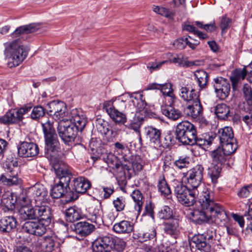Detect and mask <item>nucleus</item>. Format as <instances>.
Segmentation results:
<instances>
[{
	"mask_svg": "<svg viewBox=\"0 0 252 252\" xmlns=\"http://www.w3.org/2000/svg\"><path fill=\"white\" fill-rule=\"evenodd\" d=\"M81 218L80 211L75 207H70L65 211V219L67 221L73 222Z\"/></svg>",
	"mask_w": 252,
	"mask_h": 252,
	"instance_id": "45",
	"label": "nucleus"
},
{
	"mask_svg": "<svg viewBox=\"0 0 252 252\" xmlns=\"http://www.w3.org/2000/svg\"><path fill=\"white\" fill-rule=\"evenodd\" d=\"M18 201L20 204L21 207L24 206H29L28 205L31 202V199H30L26 194L25 192L21 193L18 198Z\"/></svg>",
	"mask_w": 252,
	"mask_h": 252,
	"instance_id": "59",
	"label": "nucleus"
},
{
	"mask_svg": "<svg viewBox=\"0 0 252 252\" xmlns=\"http://www.w3.org/2000/svg\"><path fill=\"white\" fill-rule=\"evenodd\" d=\"M193 126L192 124L188 121H183L178 124L175 130L176 139L180 141L181 138L185 136V133L191 128V126Z\"/></svg>",
	"mask_w": 252,
	"mask_h": 252,
	"instance_id": "33",
	"label": "nucleus"
},
{
	"mask_svg": "<svg viewBox=\"0 0 252 252\" xmlns=\"http://www.w3.org/2000/svg\"><path fill=\"white\" fill-rule=\"evenodd\" d=\"M222 166L213 165L208 168V175L210 177L212 182L215 185L218 182V179L220 177L221 171Z\"/></svg>",
	"mask_w": 252,
	"mask_h": 252,
	"instance_id": "44",
	"label": "nucleus"
},
{
	"mask_svg": "<svg viewBox=\"0 0 252 252\" xmlns=\"http://www.w3.org/2000/svg\"><path fill=\"white\" fill-rule=\"evenodd\" d=\"M96 127L97 131L102 135L109 134L110 126L107 122L103 119H97Z\"/></svg>",
	"mask_w": 252,
	"mask_h": 252,
	"instance_id": "48",
	"label": "nucleus"
},
{
	"mask_svg": "<svg viewBox=\"0 0 252 252\" xmlns=\"http://www.w3.org/2000/svg\"><path fill=\"white\" fill-rule=\"evenodd\" d=\"M243 94L248 104L252 105V91L251 88L248 84H245L243 86Z\"/></svg>",
	"mask_w": 252,
	"mask_h": 252,
	"instance_id": "57",
	"label": "nucleus"
},
{
	"mask_svg": "<svg viewBox=\"0 0 252 252\" xmlns=\"http://www.w3.org/2000/svg\"><path fill=\"white\" fill-rule=\"evenodd\" d=\"M246 76V75L243 69H235L232 73L230 77V80L232 82L233 88L235 89L238 83L241 80H243Z\"/></svg>",
	"mask_w": 252,
	"mask_h": 252,
	"instance_id": "42",
	"label": "nucleus"
},
{
	"mask_svg": "<svg viewBox=\"0 0 252 252\" xmlns=\"http://www.w3.org/2000/svg\"><path fill=\"white\" fill-rule=\"evenodd\" d=\"M214 87L217 96L220 99L226 98L230 93V85L229 81L222 77L214 78Z\"/></svg>",
	"mask_w": 252,
	"mask_h": 252,
	"instance_id": "12",
	"label": "nucleus"
},
{
	"mask_svg": "<svg viewBox=\"0 0 252 252\" xmlns=\"http://www.w3.org/2000/svg\"><path fill=\"white\" fill-rule=\"evenodd\" d=\"M165 232L170 235H177L179 232V220L172 219L164 224Z\"/></svg>",
	"mask_w": 252,
	"mask_h": 252,
	"instance_id": "36",
	"label": "nucleus"
},
{
	"mask_svg": "<svg viewBox=\"0 0 252 252\" xmlns=\"http://www.w3.org/2000/svg\"><path fill=\"white\" fill-rule=\"evenodd\" d=\"M142 97V95L140 94H136L135 95L131 96L132 105H129L127 107L130 113L135 116H139V113L146 111L145 108L147 103Z\"/></svg>",
	"mask_w": 252,
	"mask_h": 252,
	"instance_id": "15",
	"label": "nucleus"
},
{
	"mask_svg": "<svg viewBox=\"0 0 252 252\" xmlns=\"http://www.w3.org/2000/svg\"><path fill=\"white\" fill-rule=\"evenodd\" d=\"M45 155L47 158L52 161H56L58 158L60 151V143L57 135L45 138Z\"/></svg>",
	"mask_w": 252,
	"mask_h": 252,
	"instance_id": "10",
	"label": "nucleus"
},
{
	"mask_svg": "<svg viewBox=\"0 0 252 252\" xmlns=\"http://www.w3.org/2000/svg\"><path fill=\"white\" fill-rule=\"evenodd\" d=\"M47 113L55 120L64 119L68 113L65 104L61 101L54 100L47 105Z\"/></svg>",
	"mask_w": 252,
	"mask_h": 252,
	"instance_id": "9",
	"label": "nucleus"
},
{
	"mask_svg": "<svg viewBox=\"0 0 252 252\" xmlns=\"http://www.w3.org/2000/svg\"><path fill=\"white\" fill-rule=\"evenodd\" d=\"M94 229V226L86 221H80L75 225L76 232L81 236H87L90 234Z\"/></svg>",
	"mask_w": 252,
	"mask_h": 252,
	"instance_id": "31",
	"label": "nucleus"
},
{
	"mask_svg": "<svg viewBox=\"0 0 252 252\" xmlns=\"http://www.w3.org/2000/svg\"><path fill=\"white\" fill-rule=\"evenodd\" d=\"M73 187L72 189L76 193H84L91 187V182L83 177L74 178L73 180Z\"/></svg>",
	"mask_w": 252,
	"mask_h": 252,
	"instance_id": "22",
	"label": "nucleus"
},
{
	"mask_svg": "<svg viewBox=\"0 0 252 252\" xmlns=\"http://www.w3.org/2000/svg\"><path fill=\"white\" fill-rule=\"evenodd\" d=\"M211 156L214 163L221 166L225 163L228 158L220 148L213 151L211 153Z\"/></svg>",
	"mask_w": 252,
	"mask_h": 252,
	"instance_id": "34",
	"label": "nucleus"
},
{
	"mask_svg": "<svg viewBox=\"0 0 252 252\" xmlns=\"http://www.w3.org/2000/svg\"><path fill=\"white\" fill-rule=\"evenodd\" d=\"M38 153V147L33 142L24 141L21 142L18 147V155L20 157H34L36 156Z\"/></svg>",
	"mask_w": 252,
	"mask_h": 252,
	"instance_id": "13",
	"label": "nucleus"
},
{
	"mask_svg": "<svg viewBox=\"0 0 252 252\" xmlns=\"http://www.w3.org/2000/svg\"><path fill=\"white\" fill-rule=\"evenodd\" d=\"M72 118L69 120L71 121V125L74 126V127L77 131H82L87 124L86 118L82 114H77L76 111L72 112Z\"/></svg>",
	"mask_w": 252,
	"mask_h": 252,
	"instance_id": "29",
	"label": "nucleus"
},
{
	"mask_svg": "<svg viewBox=\"0 0 252 252\" xmlns=\"http://www.w3.org/2000/svg\"><path fill=\"white\" fill-rule=\"evenodd\" d=\"M198 194V190H192L189 189L188 193H187L185 195L178 201L182 205L186 206H191L196 202Z\"/></svg>",
	"mask_w": 252,
	"mask_h": 252,
	"instance_id": "30",
	"label": "nucleus"
},
{
	"mask_svg": "<svg viewBox=\"0 0 252 252\" xmlns=\"http://www.w3.org/2000/svg\"><path fill=\"white\" fill-rule=\"evenodd\" d=\"M220 145L221 146V149L223 150L228 157L230 155L234 153L238 148L236 139H235V141H228V142L220 143Z\"/></svg>",
	"mask_w": 252,
	"mask_h": 252,
	"instance_id": "47",
	"label": "nucleus"
},
{
	"mask_svg": "<svg viewBox=\"0 0 252 252\" xmlns=\"http://www.w3.org/2000/svg\"><path fill=\"white\" fill-rule=\"evenodd\" d=\"M252 191V186H247L242 188L238 192V194L242 197H247Z\"/></svg>",
	"mask_w": 252,
	"mask_h": 252,
	"instance_id": "64",
	"label": "nucleus"
},
{
	"mask_svg": "<svg viewBox=\"0 0 252 252\" xmlns=\"http://www.w3.org/2000/svg\"><path fill=\"white\" fill-rule=\"evenodd\" d=\"M203 167L198 164L188 171L185 183L189 189L192 190H198V189L203 179Z\"/></svg>",
	"mask_w": 252,
	"mask_h": 252,
	"instance_id": "6",
	"label": "nucleus"
},
{
	"mask_svg": "<svg viewBox=\"0 0 252 252\" xmlns=\"http://www.w3.org/2000/svg\"><path fill=\"white\" fill-rule=\"evenodd\" d=\"M103 109L113 121L119 125L126 122V115L130 113L126 108V102L120 98L105 102Z\"/></svg>",
	"mask_w": 252,
	"mask_h": 252,
	"instance_id": "3",
	"label": "nucleus"
},
{
	"mask_svg": "<svg viewBox=\"0 0 252 252\" xmlns=\"http://www.w3.org/2000/svg\"><path fill=\"white\" fill-rule=\"evenodd\" d=\"M124 162L122 164V168L125 171L129 172L131 170L134 172H138L143 168L142 160L139 156H131L127 157L123 156Z\"/></svg>",
	"mask_w": 252,
	"mask_h": 252,
	"instance_id": "14",
	"label": "nucleus"
},
{
	"mask_svg": "<svg viewBox=\"0 0 252 252\" xmlns=\"http://www.w3.org/2000/svg\"><path fill=\"white\" fill-rule=\"evenodd\" d=\"M194 75L200 89H205L207 86L209 79V76L207 72L203 70H196Z\"/></svg>",
	"mask_w": 252,
	"mask_h": 252,
	"instance_id": "37",
	"label": "nucleus"
},
{
	"mask_svg": "<svg viewBox=\"0 0 252 252\" xmlns=\"http://www.w3.org/2000/svg\"><path fill=\"white\" fill-rule=\"evenodd\" d=\"M99 158L103 159L109 167L113 169H118L121 166L122 167L117 157L113 154H102Z\"/></svg>",
	"mask_w": 252,
	"mask_h": 252,
	"instance_id": "32",
	"label": "nucleus"
},
{
	"mask_svg": "<svg viewBox=\"0 0 252 252\" xmlns=\"http://www.w3.org/2000/svg\"><path fill=\"white\" fill-rule=\"evenodd\" d=\"M218 135L220 139V143L235 141L233 129L230 126H224L219 129Z\"/></svg>",
	"mask_w": 252,
	"mask_h": 252,
	"instance_id": "27",
	"label": "nucleus"
},
{
	"mask_svg": "<svg viewBox=\"0 0 252 252\" xmlns=\"http://www.w3.org/2000/svg\"><path fill=\"white\" fill-rule=\"evenodd\" d=\"M201 209L194 210L191 213L193 220L197 223L206 222L210 220L225 224L228 216L224 209L214 200L213 193L206 189L203 191L199 198Z\"/></svg>",
	"mask_w": 252,
	"mask_h": 252,
	"instance_id": "2",
	"label": "nucleus"
},
{
	"mask_svg": "<svg viewBox=\"0 0 252 252\" xmlns=\"http://www.w3.org/2000/svg\"><path fill=\"white\" fill-rule=\"evenodd\" d=\"M189 158H180L178 159L174 162V164L178 168L182 169L187 167L189 164Z\"/></svg>",
	"mask_w": 252,
	"mask_h": 252,
	"instance_id": "62",
	"label": "nucleus"
},
{
	"mask_svg": "<svg viewBox=\"0 0 252 252\" xmlns=\"http://www.w3.org/2000/svg\"><path fill=\"white\" fill-rule=\"evenodd\" d=\"M156 230L154 227H152L145 232L139 233L137 236V239L141 242L151 240H153L154 242L156 240Z\"/></svg>",
	"mask_w": 252,
	"mask_h": 252,
	"instance_id": "41",
	"label": "nucleus"
},
{
	"mask_svg": "<svg viewBox=\"0 0 252 252\" xmlns=\"http://www.w3.org/2000/svg\"><path fill=\"white\" fill-rule=\"evenodd\" d=\"M68 190L67 188L56 183L52 188L51 190V196L54 198H59L68 194L70 201L75 200L78 198L76 193L74 194L73 191H70L68 194Z\"/></svg>",
	"mask_w": 252,
	"mask_h": 252,
	"instance_id": "18",
	"label": "nucleus"
},
{
	"mask_svg": "<svg viewBox=\"0 0 252 252\" xmlns=\"http://www.w3.org/2000/svg\"><path fill=\"white\" fill-rule=\"evenodd\" d=\"M114 239L112 237L108 236L100 238L93 244V251H110L113 247Z\"/></svg>",
	"mask_w": 252,
	"mask_h": 252,
	"instance_id": "21",
	"label": "nucleus"
},
{
	"mask_svg": "<svg viewBox=\"0 0 252 252\" xmlns=\"http://www.w3.org/2000/svg\"><path fill=\"white\" fill-rule=\"evenodd\" d=\"M131 196L134 201L135 210L140 212L142 209L143 204V197L142 194L139 190H134L131 194Z\"/></svg>",
	"mask_w": 252,
	"mask_h": 252,
	"instance_id": "46",
	"label": "nucleus"
},
{
	"mask_svg": "<svg viewBox=\"0 0 252 252\" xmlns=\"http://www.w3.org/2000/svg\"><path fill=\"white\" fill-rule=\"evenodd\" d=\"M53 168L59 180L57 183L70 190L69 183L72 175L68 167L63 162H57L53 164Z\"/></svg>",
	"mask_w": 252,
	"mask_h": 252,
	"instance_id": "8",
	"label": "nucleus"
},
{
	"mask_svg": "<svg viewBox=\"0 0 252 252\" xmlns=\"http://www.w3.org/2000/svg\"><path fill=\"white\" fill-rule=\"evenodd\" d=\"M191 103V104H189L184 108V114L193 119L201 117L203 113V108L200 100H198Z\"/></svg>",
	"mask_w": 252,
	"mask_h": 252,
	"instance_id": "20",
	"label": "nucleus"
},
{
	"mask_svg": "<svg viewBox=\"0 0 252 252\" xmlns=\"http://www.w3.org/2000/svg\"><path fill=\"white\" fill-rule=\"evenodd\" d=\"M32 107L24 106L19 109H11L0 117V123L4 125L18 123L22 121L24 115L30 111Z\"/></svg>",
	"mask_w": 252,
	"mask_h": 252,
	"instance_id": "7",
	"label": "nucleus"
},
{
	"mask_svg": "<svg viewBox=\"0 0 252 252\" xmlns=\"http://www.w3.org/2000/svg\"><path fill=\"white\" fill-rule=\"evenodd\" d=\"M57 131L61 139L68 145L74 141L78 132L68 119H63L58 123Z\"/></svg>",
	"mask_w": 252,
	"mask_h": 252,
	"instance_id": "4",
	"label": "nucleus"
},
{
	"mask_svg": "<svg viewBox=\"0 0 252 252\" xmlns=\"http://www.w3.org/2000/svg\"><path fill=\"white\" fill-rule=\"evenodd\" d=\"M49 225L39 220L37 221H27L23 225L22 229L24 232L30 234L41 236L45 233L46 227Z\"/></svg>",
	"mask_w": 252,
	"mask_h": 252,
	"instance_id": "11",
	"label": "nucleus"
},
{
	"mask_svg": "<svg viewBox=\"0 0 252 252\" xmlns=\"http://www.w3.org/2000/svg\"><path fill=\"white\" fill-rule=\"evenodd\" d=\"M45 114L44 108L41 106L34 107L31 113V116L32 119L37 120L43 117Z\"/></svg>",
	"mask_w": 252,
	"mask_h": 252,
	"instance_id": "55",
	"label": "nucleus"
},
{
	"mask_svg": "<svg viewBox=\"0 0 252 252\" xmlns=\"http://www.w3.org/2000/svg\"><path fill=\"white\" fill-rule=\"evenodd\" d=\"M113 203L117 211L120 212L124 209L125 201L122 196L117 197L116 199L114 200Z\"/></svg>",
	"mask_w": 252,
	"mask_h": 252,
	"instance_id": "58",
	"label": "nucleus"
},
{
	"mask_svg": "<svg viewBox=\"0 0 252 252\" xmlns=\"http://www.w3.org/2000/svg\"><path fill=\"white\" fill-rule=\"evenodd\" d=\"M41 246L46 252H52L55 249L56 242L52 237L44 236L41 240Z\"/></svg>",
	"mask_w": 252,
	"mask_h": 252,
	"instance_id": "43",
	"label": "nucleus"
},
{
	"mask_svg": "<svg viewBox=\"0 0 252 252\" xmlns=\"http://www.w3.org/2000/svg\"><path fill=\"white\" fill-rule=\"evenodd\" d=\"M126 242L122 239L118 238H114L112 249L120 252L123 251L126 247Z\"/></svg>",
	"mask_w": 252,
	"mask_h": 252,
	"instance_id": "56",
	"label": "nucleus"
},
{
	"mask_svg": "<svg viewBox=\"0 0 252 252\" xmlns=\"http://www.w3.org/2000/svg\"><path fill=\"white\" fill-rule=\"evenodd\" d=\"M194 25L198 28L204 29L207 32H211L215 30L216 27L214 24H209L204 25L202 22L199 21H195Z\"/></svg>",
	"mask_w": 252,
	"mask_h": 252,
	"instance_id": "60",
	"label": "nucleus"
},
{
	"mask_svg": "<svg viewBox=\"0 0 252 252\" xmlns=\"http://www.w3.org/2000/svg\"><path fill=\"white\" fill-rule=\"evenodd\" d=\"M16 199L11 194H6L2 196L1 203L8 210H12L15 208Z\"/></svg>",
	"mask_w": 252,
	"mask_h": 252,
	"instance_id": "50",
	"label": "nucleus"
},
{
	"mask_svg": "<svg viewBox=\"0 0 252 252\" xmlns=\"http://www.w3.org/2000/svg\"><path fill=\"white\" fill-rule=\"evenodd\" d=\"M191 127V128L185 133V136L182 137L179 141L184 145H194L197 132L194 126Z\"/></svg>",
	"mask_w": 252,
	"mask_h": 252,
	"instance_id": "39",
	"label": "nucleus"
},
{
	"mask_svg": "<svg viewBox=\"0 0 252 252\" xmlns=\"http://www.w3.org/2000/svg\"><path fill=\"white\" fill-rule=\"evenodd\" d=\"M180 96L187 102H194L199 99L198 93L194 89H189L187 87H182L180 89Z\"/></svg>",
	"mask_w": 252,
	"mask_h": 252,
	"instance_id": "23",
	"label": "nucleus"
},
{
	"mask_svg": "<svg viewBox=\"0 0 252 252\" xmlns=\"http://www.w3.org/2000/svg\"><path fill=\"white\" fill-rule=\"evenodd\" d=\"M43 130L45 138L53 136H57L55 130L53 126V122L48 120L45 123L42 124Z\"/></svg>",
	"mask_w": 252,
	"mask_h": 252,
	"instance_id": "49",
	"label": "nucleus"
},
{
	"mask_svg": "<svg viewBox=\"0 0 252 252\" xmlns=\"http://www.w3.org/2000/svg\"><path fill=\"white\" fill-rule=\"evenodd\" d=\"M40 28L39 24L32 23L18 27L10 34L11 38L15 39L5 43L4 51L9 67L19 65L27 58L29 49L22 44V40L27 38V34L37 31Z\"/></svg>",
	"mask_w": 252,
	"mask_h": 252,
	"instance_id": "1",
	"label": "nucleus"
},
{
	"mask_svg": "<svg viewBox=\"0 0 252 252\" xmlns=\"http://www.w3.org/2000/svg\"><path fill=\"white\" fill-rule=\"evenodd\" d=\"M29 193L31 194V197L34 199L35 204L41 203L47 200V191L40 184H36L31 187L29 190Z\"/></svg>",
	"mask_w": 252,
	"mask_h": 252,
	"instance_id": "16",
	"label": "nucleus"
},
{
	"mask_svg": "<svg viewBox=\"0 0 252 252\" xmlns=\"http://www.w3.org/2000/svg\"><path fill=\"white\" fill-rule=\"evenodd\" d=\"M20 218L26 220H35L36 213L35 208L31 206H24L19 210Z\"/></svg>",
	"mask_w": 252,
	"mask_h": 252,
	"instance_id": "35",
	"label": "nucleus"
},
{
	"mask_svg": "<svg viewBox=\"0 0 252 252\" xmlns=\"http://www.w3.org/2000/svg\"><path fill=\"white\" fill-rule=\"evenodd\" d=\"M161 110L163 115L173 121L177 120L182 116V112L171 105L162 106Z\"/></svg>",
	"mask_w": 252,
	"mask_h": 252,
	"instance_id": "28",
	"label": "nucleus"
},
{
	"mask_svg": "<svg viewBox=\"0 0 252 252\" xmlns=\"http://www.w3.org/2000/svg\"><path fill=\"white\" fill-rule=\"evenodd\" d=\"M146 136L151 143L157 146H160L161 131L153 126H149L146 128Z\"/></svg>",
	"mask_w": 252,
	"mask_h": 252,
	"instance_id": "24",
	"label": "nucleus"
},
{
	"mask_svg": "<svg viewBox=\"0 0 252 252\" xmlns=\"http://www.w3.org/2000/svg\"><path fill=\"white\" fill-rule=\"evenodd\" d=\"M114 231L118 234H128L133 230L132 223L127 220H122L114 224L113 226Z\"/></svg>",
	"mask_w": 252,
	"mask_h": 252,
	"instance_id": "26",
	"label": "nucleus"
},
{
	"mask_svg": "<svg viewBox=\"0 0 252 252\" xmlns=\"http://www.w3.org/2000/svg\"><path fill=\"white\" fill-rule=\"evenodd\" d=\"M174 183V192L178 200L181 199L189 191V187L182 183L175 181Z\"/></svg>",
	"mask_w": 252,
	"mask_h": 252,
	"instance_id": "40",
	"label": "nucleus"
},
{
	"mask_svg": "<svg viewBox=\"0 0 252 252\" xmlns=\"http://www.w3.org/2000/svg\"><path fill=\"white\" fill-rule=\"evenodd\" d=\"M16 219L13 216L5 217L0 220V231L9 232L12 229L16 227Z\"/></svg>",
	"mask_w": 252,
	"mask_h": 252,
	"instance_id": "25",
	"label": "nucleus"
},
{
	"mask_svg": "<svg viewBox=\"0 0 252 252\" xmlns=\"http://www.w3.org/2000/svg\"><path fill=\"white\" fill-rule=\"evenodd\" d=\"M214 111L218 118L220 119H225L230 116L229 107L224 103L217 104Z\"/></svg>",
	"mask_w": 252,
	"mask_h": 252,
	"instance_id": "38",
	"label": "nucleus"
},
{
	"mask_svg": "<svg viewBox=\"0 0 252 252\" xmlns=\"http://www.w3.org/2000/svg\"><path fill=\"white\" fill-rule=\"evenodd\" d=\"M159 90L161 91L163 95L169 96L172 100L174 98L175 96L173 93V90L171 84L165 83L161 84V87Z\"/></svg>",
	"mask_w": 252,
	"mask_h": 252,
	"instance_id": "52",
	"label": "nucleus"
},
{
	"mask_svg": "<svg viewBox=\"0 0 252 252\" xmlns=\"http://www.w3.org/2000/svg\"><path fill=\"white\" fill-rule=\"evenodd\" d=\"M231 20L225 16L222 17L220 23V27L222 32H225L226 30L230 28Z\"/></svg>",
	"mask_w": 252,
	"mask_h": 252,
	"instance_id": "63",
	"label": "nucleus"
},
{
	"mask_svg": "<svg viewBox=\"0 0 252 252\" xmlns=\"http://www.w3.org/2000/svg\"><path fill=\"white\" fill-rule=\"evenodd\" d=\"M158 188L161 194L165 196L170 195L171 193L170 187L163 177H160L159 178Z\"/></svg>",
	"mask_w": 252,
	"mask_h": 252,
	"instance_id": "51",
	"label": "nucleus"
},
{
	"mask_svg": "<svg viewBox=\"0 0 252 252\" xmlns=\"http://www.w3.org/2000/svg\"><path fill=\"white\" fill-rule=\"evenodd\" d=\"M41 204H35L34 206L36 213L35 219H39V220L46 222V224H50L52 217L50 208L48 206Z\"/></svg>",
	"mask_w": 252,
	"mask_h": 252,
	"instance_id": "17",
	"label": "nucleus"
},
{
	"mask_svg": "<svg viewBox=\"0 0 252 252\" xmlns=\"http://www.w3.org/2000/svg\"><path fill=\"white\" fill-rule=\"evenodd\" d=\"M209 240L207 239L204 234H198L193 236L191 239V242L195 245L197 250L201 252H210L211 245Z\"/></svg>",
	"mask_w": 252,
	"mask_h": 252,
	"instance_id": "19",
	"label": "nucleus"
},
{
	"mask_svg": "<svg viewBox=\"0 0 252 252\" xmlns=\"http://www.w3.org/2000/svg\"><path fill=\"white\" fill-rule=\"evenodd\" d=\"M172 216L171 209L167 206H164L158 213V217L161 219H169Z\"/></svg>",
	"mask_w": 252,
	"mask_h": 252,
	"instance_id": "54",
	"label": "nucleus"
},
{
	"mask_svg": "<svg viewBox=\"0 0 252 252\" xmlns=\"http://www.w3.org/2000/svg\"><path fill=\"white\" fill-rule=\"evenodd\" d=\"M153 9L155 13L167 18H170L173 16L172 13L168 9L164 7L154 5Z\"/></svg>",
	"mask_w": 252,
	"mask_h": 252,
	"instance_id": "53",
	"label": "nucleus"
},
{
	"mask_svg": "<svg viewBox=\"0 0 252 252\" xmlns=\"http://www.w3.org/2000/svg\"><path fill=\"white\" fill-rule=\"evenodd\" d=\"M5 175H2L0 181L4 185L11 186L20 184L21 180L18 177L19 168L16 161H11L5 164Z\"/></svg>",
	"mask_w": 252,
	"mask_h": 252,
	"instance_id": "5",
	"label": "nucleus"
},
{
	"mask_svg": "<svg viewBox=\"0 0 252 252\" xmlns=\"http://www.w3.org/2000/svg\"><path fill=\"white\" fill-rule=\"evenodd\" d=\"M144 118L139 116H135L134 122L130 124V127L135 131H138L143 123Z\"/></svg>",
	"mask_w": 252,
	"mask_h": 252,
	"instance_id": "61",
	"label": "nucleus"
}]
</instances>
